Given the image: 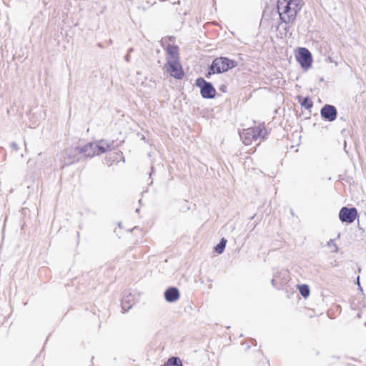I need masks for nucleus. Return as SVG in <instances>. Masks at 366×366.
Instances as JSON below:
<instances>
[{
	"label": "nucleus",
	"mask_w": 366,
	"mask_h": 366,
	"mask_svg": "<svg viewBox=\"0 0 366 366\" xmlns=\"http://www.w3.org/2000/svg\"><path fill=\"white\" fill-rule=\"evenodd\" d=\"M303 5V0H277V11L281 21L286 24H292Z\"/></svg>",
	"instance_id": "f257e3e1"
},
{
	"label": "nucleus",
	"mask_w": 366,
	"mask_h": 366,
	"mask_svg": "<svg viewBox=\"0 0 366 366\" xmlns=\"http://www.w3.org/2000/svg\"><path fill=\"white\" fill-rule=\"evenodd\" d=\"M237 61L230 59L227 57L215 58L211 65L209 66L208 73L206 77L209 78L210 75L214 74H222L237 66Z\"/></svg>",
	"instance_id": "f03ea898"
},
{
	"label": "nucleus",
	"mask_w": 366,
	"mask_h": 366,
	"mask_svg": "<svg viewBox=\"0 0 366 366\" xmlns=\"http://www.w3.org/2000/svg\"><path fill=\"white\" fill-rule=\"evenodd\" d=\"M295 56L303 69L307 70L312 66L313 62L312 55L306 47H297L295 50Z\"/></svg>",
	"instance_id": "7ed1b4c3"
},
{
	"label": "nucleus",
	"mask_w": 366,
	"mask_h": 366,
	"mask_svg": "<svg viewBox=\"0 0 366 366\" xmlns=\"http://www.w3.org/2000/svg\"><path fill=\"white\" fill-rule=\"evenodd\" d=\"M195 84L200 89L201 96L204 99H213L216 95V89L211 82L207 81L204 78L196 79Z\"/></svg>",
	"instance_id": "20e7f679"
},
{
	"label": "nucleus",
	"mask_w": 366,
	"mask_h": 366,
	"mask_svg": "<svg viewBox=\"0 0 366 366\" xmlns=\"http://www.w3.org/2000/svg\"><path fill=\"white\" fill-rule=\"evenodd\" d=\"M240 137L245 145H249L253 140H257L262 137V130L260 127H249L243 129L242 132L240 133Z\"/></svg>",
	"instance_id": "39448f33"
},
{
	"label": "nucleus",
	"mask_w": 366,
	"mask_h": 366,
	"mask_svg": "<svg viewBox=\"0 0 366 366\" xmlns=\"http://www.w3.org/2000/svg\"><path fill=\"white\" fill-rule=\"evenodd\" d=\"M290 280V272L287 269H277L273 272V278L271 281L272 285L275 288L280 290Z\"/></svg>",
	"instance_id": "423d86ee"
},
{
	"label": "nucleus",
	"mask_w": 366,
	"mask_h": 366,
	"mask_svg": "<svg viewBox=\"0 0 366 366\" xmlns=\"http://www.w3.org/2000/svg\"><path fill=\"white\" fill-rule=\"evenodd\" d=\"M357 217V210L355 207H343L339 212L340 220L347 224L352 223Z\"/></svg>",
	"instance_id": "0eeeda50"
},
{
	"label": "nucleus",
	"mask_w": 366,
	"mask_h": 366,
	"mask_svg": "<svg viewBox=\"0 0 366 366\" xmlns=\"http://www.w3.org/2000/svg\"><path fill=\"white\" fill-rule=\"evenodd\" d=\"M164 69L171 76L176 79H182L184 76V71L181 62L164 64Z\"/></svg>",
	"instance_id": "6e6552de"
},
{
	"label": "nucleus",
	"mask_w": 366,
	"mask_h": 366,
	"mask_svg": "<svg viewBox=\"0 0 366 366\" xmlns=\"http://www.w3.org/2000/svg\"><path fill=\"white\" fill-rule=\"evenodd\" d=\"M320 115L323 119L328 122H333L337 119V110L333 105L325 104L320 110Z\"/></svg>",
	"instance_id": "1a4fd4ad"
},
{
	"label": "nucleus",
	"mask_w": 366,
	"mask_h": 366,
	"mask_svg": "<svg viewBox=\"0 0 366 366\" xmlns=\"http://www.w3.org/2000/svg\"><path fill=\"white\" fill-rule=\"evenodd\" d=\"M93 146L94 147L95 155H99L101 154H104L107 151H111L114 149V142H107V141L102 139L97 143L93 142Z\"/></svg>",
	"instance_id": "9d476101"
},
{
	"label": "nucleus",
	"mask_w": 366,
	"mask_h": 366,
	"mask_svg": "<svg viewBox=\"0 0 366 366\" xmlns=\"http://www.w3.org/2000/svg\"><path fill=\"white\" fill-rule=\"evenodd\" d=\"M166 63L165 64H175L180 62L179 47H165Z\"/></svg>",
	"instance_id": "9b49d317"
},
{
	"label": "nucleus",
	"mask_w": 366,
	"mask_h": 366,
	"mask_svg": "<svg viewBox=\"0 0 366 366\" xmlns=\"http://www.w3.org/2000/svg\"><path fill=\"white\" fill-rule=\"evenodd\" d=\"M72 152L75 154H81V155L83 154L86 157H93L95 156L93 142H89L83 147H74Z\"/></svg>",
	"instance_id": "f8f14e48"
},
{
	"label": "nucleus",
	"mask_w": 366,
	"mask_h": 366,
	"mask_svg": "<svg viewBox=\"0 0 366 366\" xmlns=\"http://www.w3.org/2000/svg\"><path fill=\"white\" fill-rule=\"evenodd\" d=\"M135 304L134 296L131 293L125 292L122 298V309L123 312H128Z\"/></svg>",
	"instance_id": "ddd939ff"
},
{
	"label": "nucleus",
	"mask_w": 366,
	"mask_h": 366,
	"mask_svg": "<svg viewBox=\"0 0 366 366\" xmlns=\"http://www.w3.org/2000/svg\"><path fill=\"white\" fill-rule=\"evenodd\" d=\"M164 298L168 302H174L179 300L180 294L179 290L175 287H169L164 294Z\"/></svg>",
	"instance_id": "4468645a"
},
{
	"label": "nucleus",
	"mask_w": 366,
	"mask_h": 366,
	"mask_svg": "<svg viewBox=\"0 0 366 366\" xmlns=\"http://www.w3.org/2000/svg\"><path fill=\"white\" fill-rule=\"evenodd\" d=\"M74 149V148H71L69 149L66 150V156H67L68 159H69V164H71V163H74L76 162H79L81 158L80 157L81 154H75V153L72 152Z\"/></svg>",
	"instance_id": "2eb2a0df"
},
{
	"label": "nucleus",
	"mask_w": 366,
	"mask_h": 366,
	"mask_svg": "<svg viewBox=\"0 0 366 366\" xmlns=\"http://www.w3.org/2000/svg\"><path fill=\"white\" fill-rule=\"evenodd\" d=\"M227 242L225 238H222L219 242L214 247V252L219 254L223 253L226 247Z\"/></svg>",
	"instance_id": "dca6fc26"
},
{
	"label": "nucleus",
	"mask_w": 366,
	"mask_h": 366,
	"mask_svg": "<svg viewBox=\"0 0 366 366\" xmlns=\"http://www.w3.org/2000/svg\"><path fill=\"white\" fill-rule=\"evenodd\" d=\"M165 366H182V364L179 357H172L168 359Z\"/></svg>",
	"instance_id": "f3484780"
},
{
	"label": "nucleus",
	"mask_w": 366,
	"mask_h": 366,
	"mask_svg": "<svg viewBox=\"0 0 366 366\" xmlns=\"http://www.w3.org/2000/svg\"><path fill=\"white\" fill-rule=\"evenodd\" d=\"M300 102L301 106L306 109H310L313 106V102L308 97H304Z\"/></svg>",
	"instance_id": "a211bd4d"
},
{
	"label": "nucleus",
	"mask_w": 366,
	"mask_h": 366,
	"mask_svg": "<svg viewBox=\"0 0 366 366\" xmlns=\"http://www.w3.org/2000/svg\"><path fill=\"white\" fill-rule=\"evenodd\" d=\"M299 291H300V293L301 294V295L305 298H307L310 295V287L307 285H300Z\"/></svg>",
	"instance_id": "6ab92c4d"
},
{
	"label": "nucleus",
	"mask_w": 366,
	"mask_h": 366,
	"mask_svg": "<svg viewBox=\"0 0 366 366\" xmlns=\"http://www.w3.org/2000/svg\"><path fill=\"white\" fill-rule=\"evenodd\" d=\"M174 39L175 38L173 36L162 38V46H164V45L168 46H174V45L175 43Z\"/></svg>",
	"instance_id": "aec40b11"
},
{
	"label": "nucleus",
	"mask_w": 366,
	"mask_h": 366,
	"mask_svg": "<svg viewBox=\"0 0 366 366\" xmlns=\"http://www.w3.org/2000/svg\"><path fill=\"white\" fill-rule=\"evenodd\" d=\"M327 246L330 248L332 249V252H337L338 251V247L337 246V244L335 243L334 240L332 239H330L328 242H327Z\"/></svg>",
	"instance_id": "412c9836"
},
{
	"label": "nucleus",
	"mask_w": 366,
	"mask_h": 366,
	"mask_svg": "<svg viewBox=\"0 0 366 366\" xmlns=\"http://www.w3.org/2000/svg\"><path fill=\"white\" fill-rule=\"evenodd\" d=\"M133 51V48L130 47V49L128 50L127 54L124 56L125 60L129 62V57H130V53Z\"/></svg>",
	"instance_id": "4be33fe9"
},
{
	"label": "nucleus",
	"mask_w": 366,
	"mask_h": 366,
	"mask_svg": "<svg viewBox=\"0 0 366 366\" xmlns=\"http://www.w3.org/2000/svg\"><path fill=\"white\" fill-rule=\"evenodd\" d=\"M11 147L12 149H14L15 151H17L19 149L18 144L16 142H14L11 143Z\"/></svg>",
	"instance_id": "5701e85b"
},
{
	"label": "nucleus",
	"mask_w": 366,
	"mask_h": 366,
	"mask_svg": "<svg viewBox=\"0 0 366 366\" xmlns=\"http://www.w3.org/2000/svg\"><path fill=\"white\" fill-rule=\"evenodd\" d=\"M219 90L222 91V92H227V86L225 85H222L220 87H219Z\"/></svg>",
	"instance_id": "b1692460"
},
{
	"label": "nucleus",
	"mask_w": 366,
	"mask_h": 366,
	"mask_svg": "<svg viewBox=\"0 0 366 366\" xmlns=\"http://www.w3.org/2000/svg\"><path fill=\"white\" fill-rule=\"evenodd\" d=\"M359 279H360V277H357V284L360 285Z\"/></svg>",
	"instance_id": "393cba45"
}]
</instances>
